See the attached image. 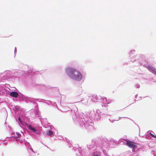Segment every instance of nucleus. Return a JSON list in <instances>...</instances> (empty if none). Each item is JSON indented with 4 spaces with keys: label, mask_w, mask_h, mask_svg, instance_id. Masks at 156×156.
Segmentation results:
<instances>
[{
    "label": "nucleus",
    "mask_w": 156,
    "mask_h": 156,
    "mask_svg": "<svg viewBox=\"0 0 156 156\" xmlns=\"http://www.w3.org/2000/svg\"><path fill=\"white\" fill-rule=\"evenodd\" d=\"M20 66V69L22 71L26 73H25L27 74L29 76L28 78H27L25 82V85L27 86L28 88L35 86H37V88L40 90L50 88L48 86H46L44 84H38L36 82V78L33 69H30L29 70L28 66L23 64H21Z\"/></svg>",
    "instance_id": "1"
},
{
    "label": "nucleus",
    "mask_w": 156,
    "mask_h": 156,
    "mask_svg": "<svg viewBox=\"0 0 156 156\" xmlns=\"http://www.w3.org/2000/svg\"><path fill=\"white\" fill-rule=\"evenodd\" d=\"M119 142L113 139L108 140L105 137L99 136L92 139L91 144H87V147L89 150L95 147L100 148L103 147L108 148L109 147V145H116L122 142Z\"/></svg>",
    "instance_id": "2"
},
{
    "label": "nucleus",
    "mask_w": 156,
    "mask_h": 156,
    "mask_svg": "<svg viewBox=\"0 0 156 156\" xmlns=\"http://www.w3.org/2000/svg\"><path fill=\"white\" fill-rule=\"evenodd\" d=\"M15 117L16 121L18 122L21 127H22V126L26 125L30 132L37 135H40L41 134V132L37 129L34 126L27 123L26 121L28 122L30 119L24 112H19L16 114V115H15Z\"/></svg>",
    "instance_id": "3"
},
{
    "label": "nucleus",
    "mask_w": 156,
    "mask_h": 156,
    "mask_svg": "<svg viewBox=\"0 0 156 156\" xmlns=\"http://www.w3.org/2000/svg\"><path fill=\"white\" fill-rule=\"evenodd\" d=\"M73 108L71 110L73 115H72L73 121L82 127L84 125L87 118L85 119L84 118L83 114V113H79L78 111V108L75 106H73Z\"/></svg>",
    "instance_id": "4"
},
{
    "label": "nucleus",
    "mask_w": 156,
    "mask_h": 156,
    "mask_svg": "<svg viewBox=\"0 0 156 156\" xmlns=\"http://www.w3.org/2000/svg\"><path fill=\"white\" fill-rule=\"evenodd\" d=\"M65 72L68 76L73 80L80 81L82 80L81 73L76 69L72 67H68L65 69Z\"/></svg>",
    "instance_id": "5"
},
{
    "label": "nucleus",
    "mask_w": 156,
    "mask_h": 156,
    "mask_svg": "<svg viewBox=\"0 0 156 156\" xmlns=\"http://www.w3.org/2000/svg\"><path fill=\"white\" fill-rule=\"evenodd\" d=\"M135 51V50H131L129 53V55L130 57H131V60L130 62H132L133 63H134L135 66H140L143 65V66L146 67L145 64L144 63H146V60L144 59V55L141 54H137L135 55L132 56V55L134 54Z\"/></svg>",
    "instance_id": "6"
},
{
    "label": "nucleus",
    "mask_w": 156,
    "mask_h": 156,
    "mask_svg": "<svg viewBox=\"0 0 156 156\" xmlns=\"http://www.w3.org/2000/svg\"><path fill=\"white\" fill-rule=\"evenodd\" d=\"M16 135H15L12 136L6 137V138H8L9 140H11L13 141H16L18 142V144H19V143L24 144L28 149L30 150L31 151L35 153V152L33 151V149L31 147V145L29 143L26 141L25 139L21 138V137H22V136L19 132H16Z\"/></svg>",
    "instance_id": "7"
},
{
    "label": "nucleus",
    "mask_w": 156,
    "mask_h": 156,
    "mask_svg": "<svg viewBox=\"0 0 156 156\" xmlns=\"http://www.w3.org/2000/svg\"><path fill=\"white\" fill-rule=\"evenodd\" d=\"M9 90L8 95L11 97L15 98L17 100H19L20 101H27L28 100H31L30 98L24 95L22 93H18L16 91H15L14 90H11L8 88Z\"/></svg>",
    "instance_id": "8"
},
{
    "label": "nucleus",
    "mask_w": 156,
    "mask_h": 156,
    "mask_svg": "<svg viewBox=\"0 0 156 156\" xmlns=\"http://www.w3.org/2000/svg\"><path fill=\"white\" fill-rule=\"evenodd\" d=\"M30 99L31 100H28L27 101H29L31 102H32L33 104H34L35 105V108L36 109V110H34V112L35 114L36 115V117L38 116L39 117H40V112L38 109V105L37 103L36 102V101H38L39 102H40L42 100L45 101V100L43 99H35L34 98H30Z\"/></svg>",
    "instance_id": "9"
},
{
    "label": "nucleus",
    "mask_w": 156,
    "mask_h": 156,
    "mask_svg": "<svg viewBox=\"0 0 156 156\" xmlns=\"http://www.w3.org/2000/svg\"><path fill=\"white\" fill-rule=\"evenodd\" d=\"M72 149L76 152H78V154L75 153L76 155H78L79 156H90L89 155V153L85 149H82L80 147H79V146L74 147H73Z\"/></svg>",
    "instance_id": "10"
},
{
    "label": "nucleus",
    "mask_w": 156,
    "mask_h": 156,
    "mask_svg": "<svg viewBox=\"0 0 156 156\" xmlns=\"http://www.w3.org/2000/svg\"><path fill=\"white\" fill-rule=\"evenodd\" d=\"M93 124L94 123L91 120L88 119L84 124L83 126L81 128L83 129L85 128L88 132H93L94 129V128L93 126Z\"/></svg>",
    "instance_id": "11"
},
{
    "label": "nucleus",
    "mask_w": 156,
    "mask_h": 156,
    "mask_svg": "<svg viewBox=\"0 0 156 156\" xmlns=\"http://www.w3.org/2000/svg\"><path fill=\"white\" fill-rule=\"evenodd\" d=\"M3 74V75L0 77V82L1 81H4L6 80H11L14 77L13 75L10 71H8L4 73H0Z\"/></svg>",
    "instance_id": "12"
},
{
    "label": "nucleus",
    "mask_w": 156,
    "mask_h": 156,
    "mask_svg": "<svg viewBox=\"0 0 156 156\" xmlns=\"http://www.w3.org/2000/svg\"><path fill=\"white\" fill-rule=\"evenodd\" d=\"M95 147L97 148L96 147L93 148H94V149L91 151V156H102V152L96 149ZM92 149H93V148L91 149V150ZM88 150H89V149Z\"/></svg>",
    "instance_id": "13"
},
{
    "label": "nucleus",
    "mask_w": 156,
    "mask_h": 156,
    "mask_svg": "<svg viewBox=\"0 0 156 156\" xmlns=\"http://www.w3.org/2000/svg\"><path fill=\"white\" fill-rule=\"evenodd\" d=\"M131 148H132V151L133 152L139 153L140 151H141L142 149H143V148H141L140 147V145L139 144H136L134 142Z\"/></svg>",
    "instance_id": "14"
},
{
    "label": "nucleus",
    "mask_w": 156,
    "mask_h": 156,
    "mask_svg": "<svg viewBox=\"0 0 156 156\" xmlns=\"http://www.w3.org/2000/svg\"><path fill=\"white\" fill-rule=\"evenodd\" d=\"M101 112L99 110H97L95 112V114H94L92 116V119H93L95 120H99L100 118V116Z\"/></svg>",
    "instance_id": "15"
},
{
    "label": "nucleus",
    "mask_w": 156,
    "mask_h": 156,
    "mask_svg": "<svg viewBox=\"0 0 156 156\" xmlns=\"http://www.w3.org/2000/svg\"><path fill=\"white\" fill-rule=\"evenodd\" d=\"M102 106H104L105 107H106L108 106V104H109L110 102L109 100H107V99L105 97H103L102 99Z\"/></svg>",
    "instance_id": "16"
},
{
    "label": "nucleus",
    "mask_w": 156,
    "mask_h": 156,
    "mask_svg": "<svg viewBox=\"0 0 156 156\" xmlns=\"http://www.w3.org/2000/svg\"><path fill=\"white\" fill-rule=\"evenodd\" d=\"M125 142H123V143H126V145L128 147L132 148L133 144L134 143L133 142L130 141L127 139H125L124 140Z\"/></svg>",
    "instance_id": "17"
},
{
    "label": "nucleus",
    "mask_w": 156,
    "mask_h": 156,
    "mask_svg": "<svg viewBox=\"0 0 156 156\" xmlns=\"http://www.w3.org/2000/svg\"><path fill=\"white\" fill-rule=\"evenodd\" d=\"M147 68L148 70L156 75V69L150 65H148L147 66Z\"/></svg>",
    "instance_id": "18"
},
{
    "label": "nucleus",
    "mask_w": 156,
    "mask_h": 156,
    "mask_svg": "<svg viewBox=\"0 0 156 156\" xmlns=\"http://www.w3.org/2000/svg\"><path fill=\"white\" fill-rule=\"evenodd\" d=\"M46 134L47 136H50L51 137L55 135V132L49 129L46 131Z\"/></svg>",
    "instance_id": "19"
},
{
    "label": "nucleus",
    "mask_w": 156,
    "mask_h": 156,
    "mask_svg": "<svg viewBox=\"0 0 156 156\" xmlns=\"http://www.w3.org/2000/svg\"><path fill=\"white\" fill-rule=\"evenodd\" d=\"M44 103L48 105H52L55 107H56L57 108V105L55 102H52L50 100H47Z\"/></svg>",
    "instance_id": "20"
},
{
    "label": "nucleus",
    "mask_w": 156,
    "mask_h": 156,
    "mask_svg": "<svg viewBox=\"0 0 156 156\" xmlns=\"http://www.w3.org/2000/svg\"><path fill=\"white\" fill-rule=\"evenodd\" d=\"M103 97H101L100 96H97L96 99H91V101L92 102H102V99Z\"/></svg>",
    "instance_id": "21"
},
{
    "label": "nucleus",
    "mask_w": 156,
    "mask_h": 156,
    "mask_svg": "<svg viewBox=\"0 0 156 156\" xmlns=\"http://www.w3.org/2000/svg\"><path fill=\"white\" fill-rule=\"evenodd\" d=\"M9 90H7L5 88H3L0 91V94H2V95H4L6 94L8 95L9 92Z\"/></svg>",
    "instance_id": "22"
},
{
    "label": "nucleus",
    "mask_w": 156,
    "mask_h": 156,
    "mask_svg": "<svg viewBox=\"0 0 156 156\" xmlns=\"http://www.w3.org/2000/svg\"><path fill=\"white\" fill-rule=\"evenodd\" d=\"M73 106H75V105H72V108L69 106H66V107H65V109L66 110L65 111H70V112L71 113V115H73V112H72L71 110L73 108Z\"/></svg>",
    "instance_id": "23"
},
{
    "label": "nucleus",
    "mask_w": 156,
    "mask_h": 156,
    "mask_svg": "<svg viewBox=\"0 0 156 156\" xmlns=\"http://www.w3.org/2000/svg\"><path fill=\"white\" fill-rule=\"evenodd\" d=\"M63 140L68 143V145H69V147H73L71 143V141L67 138H63Z\"/></svg>",
    "instance_id": "24"
},
{
    "label": "nucleus",
    "mask_w": 156,
    "mask_h": 156,
    "mask_svg": "<svg viewBox=\"0 0 156 156\" xmlns=\"http://www.w3.org/2000/svg\"><path fill=\"white\" fill-rule=\"evenodd\" d=\"M81 101L82 103L85 105H87L88 104V100L87 99H85L84 98H82L81 100Z\"/></svg>",
    "instance_id": "25"
},
{
    "label": "nucleus",
    "mask_w": 156,
    "mask_h": 156,
    "mask_svg": "<svg viewBox=\"0 0 156 156\" xmlns=\"http://www.w3.org/2000/svg\"><path fill=\"white\" fill-rule=\"evenodd\" d=\"M95 112H94V111H91L89 113V116H90V119H92V116L94 115V114H95Z\"/></svg>",
    "instance_id": "26"
},
{
    "label": "nucleus",
    "mask_w": 156,
    "mask_h": 156,
    "mask_svg": "<svg viewBox=\"0 0 156 156\" xmlns=\"http://www.w3.org/2000/svg\"><path fill=\"white\" fill-rule=\"evenodd\" d=\"M98 148L99 149H102L101 151H102V154H104L105 155H106V156L107 155V153L106 150L104 149V148L103 147V148Z\"/></svg>",
    "instance_id": "27"
},
{
    "label": "nucleus",
    "mask_w": 156,
    "mask_h": 156,
    "mask_svg": "<svg viewBox=\"0 0 156 156\" xmlns=\"http://www.w3.org/2000/svg\"><path fill=\"white\" fill-rule=\"evenodd\" d=\"M147 133V135H146L145 136V138H147V136L148 135V134H149L151 136H152V137L153 138H155V136H156L155 135H153V134H152V133H151L150 132H147V133H146V134Z\"/></svg>",
    "instance_id": "28"
},
{
    "label": "nucleus",
    "mask_w": 156,
    "mask_h": 156,
    "mask_svg": "<svg viewBox=\"0 0 156 156\" xmlns=\"http://www.w3.org/2000/svg\"><path fill=\"white\" fill-rule=\"evenodd\" d=\"M139 154V152H134L133 154H130L129 156H138Z\"/></svg>",
    "instance_id": "29"
},
{
    "label": "nucleus",
    "mask_w": 156,
    "mask_h": 156,
    "mask_svg": "<svg viewBox=\"0 0 156 156\" xmlns=\"http://www.w3.org/2000/svg\"><path fill=\"white\" fill-rule=\"evenodd\" d=\"M81 74L82 76V79L83 78L85 77V76L86 75V73L82 71V73H81Z\"/></svg>",
    "instance_id": "30"
},
{
    "label": "nucleus",
    "mask_w": 156,
    "mask_h": 156,
    "mask_svg": "<svg viewBox=\"0 0 156 156\" xmlns=\"http://www.w3.org/2000/svg\"><path fill=\"white\" fill-rule=\"evenodd\" d=\"M97 95H93L92 96L93 98L92 99H96L97 98Z\"/></svg>",
    "instance_id": "31"
},
{
    "label": "nucleus",
    "mask_w": 156,
    "mask_h": 156,
    "mask_svg": "<svg viewBox=\"0 0 156 156\" xmlns=\"http://www.w3.org/2000/svg\"><path fill=\"white\" fill-rule=\"evenodd\" d=\"M109 121L111 122H113L114 121H118V120H113V119H109Z\"/></svg>",
    "instance_id": "32"
},
{
    "label": "nucleus",
    "mask_w": 156,
    "mask_h": 156,
    "mask_svg": "<svg viewBox=\"0 0 156 156\" xmlns=\"http://www.w3.org/2000/svg\"><path fill=\"white\" fill-rule=\"evenodd\" d=\"M17 52V49L16 47H15L14 51V55H15L16 53Z\"/></svg>",
    "instance_id": "33"
},
{
    "label": "nucleus",
    "mask_w": 156,
    "mask_h": 156,
    "mask_svg": "<svg viewBox=\"0 0 156 156\" xmlns=\"http://www.w3.org/2000/svg\"><path fill=\"white\" fill-rule=\"evenodd\" d=\"M136 87L137 88H139L140 87V85L139 84H136L135 85Z\"/></svg>",
    "instance_id": "34"
},
{
    "label": "nucleus",
    "mask_w": 156,
    "mask_h": 156,
    "mask_svg": "<svg viewBox=\"0 0 156 156\" xmlns=\"http://www.w3.org/2000/svg\"><path fill=\"white\" fill-rule=\"evenodd\" d=\"M8 126L9 128V129H12V128H11V127L10 126H9V125H8Z\"/></svg>",
    "instance_id": "35"
},
{
    "label": "nucleus",
    "mask_w": 156,
    "mask_h": 156,
    "mask_svg": "<svg viewBox=\"0 0 156 156\" xmlns=\"http://www.w3.org/2000/svg\"><path fill=\"white\" fill-rule=\"evenodd\" d=\"M154 156H156V152H154Z\"/></svg>",
    "instance_id": "36"
},
{
    "label": "nucleus",
    "mask_w": 156,
    "mask_h": 156,
    "mask_svg": "<svg viewBox=\"0 0 156 156\" xmlns=\"http://www.w3.org/2000/svg\"><path fill=\"white\" fill-rule=\"evenodd\" d=\"M63 137L62 136H60V138H59V140H61V138H62Z\"/></svg>",
    "instance_id": "37"
},
{
    "label": "nucleus",
    "mask_w": 156,
    "mask_h": 156,
    "mask_svg": "<svg viewBox=\"0 0 156 156\" xmlns=\"http://www.w3.org/2000/svg\"><path fill=\"white\" fill-rule=\"evenodd\" d=\"M11 133H12V135H15V133L14 132H12Z\"/></svg>",
    "instance_id": "38"
},
{
    "label": "nucleus",
    "mask_w": 156,
    "mask_h": 156,
    "mask_svg": "<svg viewBox=\"0 0 156 156\" xmlns=\"http://www.w3.org/2000/svg\"><path fill=\"white\" fill-rule=\"evenodd\" d=\"M137 95H138V94H136L135 95V98H136V97H137Z\"/></svg>",
    "instance_id": "39"
},
{
    "label": "nucleus",
    "mask_w": 156,
    "mask_h": 156,
    "mask_svg": "<svg viewBox=\"0 0 156 156\" xmlns=\"http://www.w3.org/2000/svg\"><path fill=\"white\" fill-rule=\"evenodd\" d=\"M121 118H122V117H119V119H118V120H119V119H120Z\"/></svg>",
    "instance_id": "40"
},
{
    "label": "nucleus",
    "mask_w": 156,
    "mask_h": 156,
    "mask_svg": "<svg viewBox=\"0 0 156 156\" xmlns=\"http://www.w3.org/2000/svg\"><path fill=\"white\" fill-rule=\"evenodd\" d=\"M128 63H126V64H126V65H127Z\"/></svg>",
    "instance_id": "41"
},
{
    "label": "nucleus",
    "mask_w": 156,
    "mask_h": 156,
    "mask_svg": "<svg viewBox=\"0 0 156 156\" xmlns=\"http://www.w3.org/2000/svg\"><path fill=\"white\" fill-rule=\"evenodd\" d=\"M40 119H42V118L41 117H40V118H39Z\"/></svg>",
    "instance_id": "42"
},
{
    "label": "nucleus",
    "mask_w": 156,
    "mask_h": 156,
    "mask_svg": "<svg viewBox=\"0 0 156 156\" xmlns=\"http://www.w3.org/2000/svg\"><path fill=\"white\" fill-rule=\"evenodd\" d=\"M13 88H14V89H16V88L15 87H14Z\"/></svg>",
    "instance_id": "43"
},
{
    "label": "nucleus",
    "mask_w": 156,
    "mask_h": 156,
    "mask_svg": "<svg viewBox=\"0 0 156 156\" xmlns=\"http://www.w3.org/2000/svg\"><path fill=\"white\" fill-rule=\"evenodd\" d=\"M55 87H51V88H54Z\"/></svg>",
    "instance_id": "44"
},
{
    "label": "nucleus",
    "mask_w": 156,
    "mask_h": 156,
    "mask_svg": "<svg viewBox=\"0 0 156 156\" xmlns=\"http://www.w3.org/2000/svg\"><path fill=\"white\" fill-rule=\"evenodd\" d=\"M84 80H83L82 81V82H83Z\"/></svg>",
    "instance_id": "45"
},
{
    "label": "nucleus",
    "mask_w": 156,
    "mask_h": 156,
    "mask_svg": "<svg viewBox=\"0 0 156 156\" xmlns=\"http://www.w3.org/2000/svg\"><path fill=\"white\" fill-rule=\"evenodd\" d=\"M1 143H0V145H1Z\"/></svg>",
    "instance_id": "46"
},
{
    "label": "nucleus",
    "mask_w": 156,
    "mask_h": 156,
    "mask_svg": "<svg viewBox=\"0 0 156 156\" xmlns=\"http://www.w3.org/2000/svg\"><path fill=\"white\" fill-rule=\"evenodd\" d=\"M50 129H51V127L50 128Z\"/></svg>",
    "instance_id": "47"
}]
</instances>
